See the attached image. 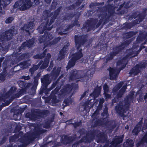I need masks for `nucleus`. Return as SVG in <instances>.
I'll return each instance as SVG.
<instances>
[{
  "instance_id": "obj_1",
  "label": "nucleus",
  "mask_w": 147,
  "mask_h": 147,
  "mask_svg": "<svg viewBox=\"0 0 147 147\" xmlns=\"http://www.w3.org/2000/svg\"><path fill=\"white\" fill-rule=\"evenodd\" d=\"M30 2V0H22L18 1L15 3L14 7H16L18 6H21V9H25L31 7L32 4Z\"/></svg>"
},
{
  "instance_id": "obj_2",
  "label": "nucleus",
  "mask_w": 147,
  "mask_h": 147,
  "mask_svg": "<svg viewBox=\"0 0 147 147\" xmlns=\"http://www.w3.org/2000/svg\"><path fill=\"white\" fill-rule=\"evenodd\" d=\"M79 52L77 53L74 54L71 56V59L69 61L68 67L69 68L73 66L75 64L76 60L80 59L82 56V55L81 52V49H79Z\"/></svg>"
},
{
  "instance_id": "obj_3",
  "label": "nucleus",
  "mask_w": 147,
  "mask_h": 147,
  "mask_svg": "<svg viewBox=\"0 0 147 147\" xmlns=\"http://www.w3.org/2000/svg\"><path fill=\"white\" fill-rule=\"evenodd\" d=\"M144 47L142 45L140 47L139 49L138 50V51H136L138 49V47H136L135 49L134 48L132 51L131 50H130L128 51L127 52L129 53V54L131 55V57H134L141 50L144 48Z\"/></svg>"
},
{
  "instance_id": "obj_4",
  "label": "nucleus",
  "mask_w": 147,
  "mask_h": 147,
  "mask_svg": "<svg viewBox=\"0 0 147 147\" xmlns=\"http://www.w3.org/2000/svg\"><path fill=\"white\" fill-rule=\"evenodd\" d=\"M109 75L111 80L115 79L117 76V74L114 70V69L112 68H110L109 69Z\"/></svg>"
},
{
  "instance_id": "obj_5",
  "label": "nucleus",
  "mask_w": 147,
  "mask_h": 147,
  "mask_svg": "<svg viewBox=\"0 0 147 147\" xmlns=\"http://www.w3.org/2000/svg\"><path fill=\"white\" fill-rule=\"evenodd\" d=\"M103 89L104 91V94L106 98H109L110 97V95L108 94V86L106 85L104 86Z\"/></svg>"
},
{
  "instance_id": "obj_6",
  "label": "nucleus",
  "mask_w": 147,
  "mask_h": 147,
  "mask_svg": "<svg viewBox=\"0 0 147 147\" xmlns=\"http://www.w3.org/2000/svg\"><path fill=\"white\" fill-rule=\"evenodd\" d=\"M126 60H123L122 61H119L117 63V66H120L121 65V66L122 67V68H121V69H122V68H123L125 66L126 64Z\"/></svg>"
},
{
  "instance_id": "obj_7",
  "label": "nucleus",
  "mask_w": 147,
  "mask_h": 147,
  "mask_svg": "<svg viewBox=\"0 0 147 147\" xmlns=\"http://www.w3.org/2000/svg\"><path fill=\"white\" fill-rule=\"evenodd\" d=\"M10 0H0V6H5L10 3Z\"/></svg>"
},
{
  "instance_id": "obj_8",
  "label": "nucleus",
  "mask_w": 147,
  "mask_h": 147,
  "mask_svg": "<svg viewBox=\"0 0 147 147\" xmlns=\"http://www.w3.org/2000/svg\"><path fill=\"white\" fill-rule=\"evenodd\" d=\"M33 44V42H32L31 40L29 41L28 42H24L22 45V46L24 47L26 46L27 47H30L31 45Z\"/></svg>"
},
{
  "instance_id": "obj_9",
  "label": "nucleus",
  "mask_w": 147,
  "mask_h": 147,
  "mask_svg": "<svg viewBox=\"0 0 147 147\" xmlns=\"http://www.w3.org/2000/svg\"><path fill=\"white\" fill-rule=\"evenodd\" d=\"M122 142V139L119 137H117L115 140V143L118 144L121 143Z\"/></svg>"
},
{
  "instance_id": "obj_10",
  "label": "nucleus",
  "mask_w": 147,
  "mask_h": 147,
  "mask_svg": "<svg viewBox=\"0 0 147 147\" xmlns=\"http://www.w3.org/2000/svg\"><path fill=\"white\" fill-rule=\"evenodd\" d=\"M139 129V128H137V127H135L132 131L133 134L135 135L137 134L139 132L138 130Z\"/></svg>"
},
{
  "instance_id": "obj_11",
  "label": "nucleus",
  "mask_w": 147,
  "mask_h": 147,
  "mask_svg": "<svg viewBox=\"0 0 147 147\" xmlns=\"http://www.w3.org/2000/svg\"><path fill=\"white\" fill-rule=\"evenodd\" d=\"M13 18H9L7 19L5 21V22L6 23H11L13 20Z\"/></svg>"
},
{
  "instance_id": "obj_12",
  "label": "nucleus",
  "mask_w": 147,
  "mask_h": 147,
  "mask_svg": "<svg viewBox=\"0 0 147 147\" xmlns=\"http://www.w3.org/2000/svg\"><path fill=\"white\" fill-rule=\"evenodd\" d=\"M38 68V66H37L36 65H34L33 66L32 68L30 69V71L32 73V72L37 69Z\"/></svg>"
},
{
  "instance_id": "obj_13",
  "label": "nucleus",
  "mask_w": 147,
  "mask_h": 147,
  "mask_svg": "<svg viewBox=\"0 0 147 147\" xmlns=\"http://www.w3.org/2000/svg\"><path fill=\"white\" fill-rule=\"evenodd\" d=\"M26 27H27V28H30V29H31V28H30V27L29 28H28L27 26H25L23 28V29L24 30L27 31V30L26 29L27 28Z\"/></svg>"
},
{
  "instance_id": "obj_14",
  "label": "nucleus",
  "mask_w": 147,
  "mask_h": 147,
  "mask_svg": "<svg viewBox=\"0 0 147 147\" xmlns=\"http://www.w3.org/2000/svg\"><path fill=\"white\" fill-rule=\"evenodd\" d=\"M34 2L36 5L39 3V0H34Z\"/></svg>"
},
{
  "instance_id": "obj_15",
  "label": "nucleus",
  "mask_w": 147,
  "mask_h": 147,
  "mask_svg": "<svg viewBox=\"0 0 147 147\" xmlns=\"http://www.w3.org/2000/svg\"><path fill=\"white\" fill-rule=\"evenodd\" d=\"M144 139H145L146 142L147 143V134L144 138Z\"/></svg>"
},
{
  "instance_id": "obj_16",
  "label": "nucleus",
  "mask_w": 147,
  "mask_h": 147,
  "mask_svg": "<svg viewBox=\"0 0 147 147\" xmlns=\"http://www.w3.org/2000/svg\"><path fill=\"white\" fill-rule=\"evenodd\" d=\"M75 41H76V46L77 47H78V46H79V45L76 39L75 38Z\"/></svg>"
},
{
  "instance_id": "obj_17",
  "label": "nucleus",
  "mask_w": 147,
  "mask_h": 147,
  "mask_svg": "<svg viewBox=\"0 0 147 147\" xmlns=\"http://www.w3.org/2000/svg\"><path fill=\"white\" fill-rule=\"evenodd\" d=\"M29 77L28 76L24 77V79H25V80H28L29 79Z\"/></svg>"
},
{
  "instance_id": "obj_18",
  "label": "nucleus",
  "mask_w": 147,
  "mask_h": 147,
  "mask_svg": "<svg viewBox=\"0 0 147 147\" xmlns=\"http://www.w3.org/2000/svg\"><path fill=\"white\" fill-rule=\"evenodd\" d=\"M104 102V100L103 99H102L100 100V104H102Z\"/></svg>"
},
{
  "instance_id": "obj_19",
  "label": "nucleus",
  "mask_w": 147,
  "mask_h": 147,
  "mask_svg": "<svg viewBox=\"0 0 147 147\" xmlns=\"http://www.w3.org/2000/svg\"><path fill=\"white\" fill-rule=\"evenodd\" d=\"M49 36H50V37H51V39L52 38V36H51V35H49ZM49 38L50 39H51V38H49V36H48V37H47L46 38V40H49Z\"/></svg>"
},
{
  "instance_id": "obj_20",
  "label": "nucleus",
  "mask_w": 147,
  "mask_h": 147,
  "mask_svg": "<svg viewBox=\"0 0 147 147\" xmlns=\"http://www.w3.org/2000/svg\"><path fill=\"white\" fill-rule=\"evenodd\" d=\"M131 146L132 147V146H133L134 143L133 142V141H131Z\"/></svg>"
},
{
  "instance_id": "obj_21",
  "label": "nucleus",
  "mask_w": 147,
  "mask_h": 147,
  "mask_svg": "<svg viewBox=\"0 0 147 147\" xmlns=\"http://www.w3.org/2000/svg\"><path fill=\"white\" fill-rule=\"evenodd\" d=\"M144 98L145 99L147 98V94H146L144 96Z\"/></svg>"
},
{
  "instance_id": "obj_22",
  "label": "nucleus",
  "mask_w": 147,
  "mask_h": 147,
  "mask_svg": "<svg viewBox=\"0 0 147 147\" xmlns=\"http://www.w3.org/2000/svg\"><path fill=\"white\" fill-rule=\"evenodd\" d=\"M121 85L122 84L121 83H120L119 85V86H120V87H119L118 88V89H119L120 88L121 86Z\"/></svg>"
},
{
  "instance_id": "obj_23",
  "label": "nucleus",
  "mask_w": 147,
  "mask_h": 147,
  "mask_svg": "<svg viewBox=\"0 0 147 147\" xmlns=\"http://www.w3.org/2000/svg\"><path fill=\"white\" fill-rule=\"evenodd\" d=\"M41 81L42 82H44L45 81V79H41Z\"/></svg>"
},
{
  "instance_id": "obj_24",
  "label": "nucleus",
  "mask_w": 147,
  "mask_h": 147,
  "mask_svg": "<svg viewBox=\"0 0 147 147\" xmlns=\"http://www.w3.org/2000/svg\"><path fill=\"white\" fill-rule=\"evenodd\" d=\"M46 1L47 3H49L51 1V0H48H48H46Z\"/></svg>"
},
{
  "instance_id": "obj_25",
  "label": "nucleus",
  "mask_w": 147,
  "mask_h": 147,
  "mask_svg": "<svg viewBox=\"0 0 147 147\" xmlns=\"http://www.w3.org/2000/svg\"><path fill=\"white\" fill-rule=\"evenodd\" d=\"M125 87H126V86H123V88H122V90H125Z\"/></svg>"
},
{
  "instance_id": "obj_26",
  "label": "nucleus",
  "mask_w": 147,
  "mask_h": 147,
  "mask_svg": "<svg viewBox=\"0 0 147 147\" xmlns=\"http://www.w3.org/2000/svg\"><path fill=\"white\" fill-rule=\"evenodd\" d=\"M36 58H40L39 57L38 55H36V56H35Z\"/></svg>"
},
{
  "instance_id": "obj_27",
  "label": "nucleus",
  "mask_w": 147,
  "mask_h": 147,
  "mask_svg": "<svg viewBox=\"0 0 147 147\" xmlns=\"http://www.w3.org/2000/svg\"><path fill=\"white\" fill-rule=\"evenodd\" d=\"M2 11V9L1 7L0 8V13Z\"/></svg>"
},
{
  "instance_id": "obj_28",
  "label": "nucleus",
  "mask_w": 147,
  "mask_h": 147,
  "mask_svg": "<svg viewBox=\"0 0 147 147\" xmlns=\"http://www.w3.org/2000/svg\"><path fill=\"white\" fill-rule=\"evenodd\" d=\"M114 70L115 71V72L117 74V73L118 72V71H117L116 70H115V69ZM118 72H119V71H118Z\"/></svg>"
},
{
  "instance_id": "obj_29",
  "label": "nucleus",
  "mask_w": 147,
  "mask_h": 147,
  "mask_svg": "<svg viewBox=\"0 0 147 147\" xmlns=\"http://www.w3.org/2000/svg\"><path fill=\"white\" fill-rule=\"evenodd\" d=\"M145 51L146 52H147V48L145 49Z\"/></svg>"
},
{
  "instance_id": "obj_30",
  "label": "nucleus",
  "mask_w": 147,
  "mask_h": 147,
  "mask_svg": "<svg viewBox=\"0 0 147 147\" xmlns=\"http://www.w3.org/2000/svg\"><path fill=\"white\" fill-rule=\"evenodd\" d=\"M95 91H94V92H93V95H94L95 94Z\"/></svg>"
},
{
  "instance_id": "obj_31",
  "label": "nucleus",
  "mask_w": 147,
  "mask_h": 147,
  "mask_svg": "<svg viewBox=\"0 0 147 147\" xmlns=\"http://www.w3.org/2000/svg\"><path fill=\"white\" fill-rule=\"evenodd\" d=\"M48 62H47V65H46V67L47 66V65H48Z\"/></svg>"
},
{
  "instance_id": "obj_32",
  "label": "nucleus",
  "mask_w": 147,
  "mask_h": 147,
  "mask_svg": "<svg viewBox=\"0 0 147 147\" xmlns=\"http://www.w3.org/2000/svg\"><path fill=\"white\" fill-rule=\"evenodd\" d=\"M100 93V91H99V92H98V94H99V93Z\"/></svg>"
},
{
  "instance_id": "obj_33",
  "label": "nucleus",
  "mask_w": 147,
  "mask_h": 147,
  "mask_svg": "<svg viewBox=\"0 0 147 147\" xmlns=\"http://www.w3.org/2000/svg\"><path fill=\"white\" fill-rule=\"evenodd\" d=\"M63 51H61V53H62Z\"/></svg>"
},
{
  "instance_id": "obj_34",
  "label": "nucleus",
  "mask_w": 147,
  "mask_h": 147,
  "mask_svg": "<svg viewBox=\"0 0 147 147\" xmlns=\"http://www.w3.org/2000/svg\"><path fill=\"white\" fill-rule=\"evenodd\" d=\"M51 30V29H49V30Z\"/></svg>"
},
{
  "instance_id": "obj_35",
  "label": "nucleus",
  "mask_w": 147,
  "mask_h": 147,
  "mask_svg": "<svg viewBox=\"0 0 147 147\" xmlns=\"http://www.w3.org/2000/svg\"><path fill=\"white\" fill-rule=\"evenodd\" d=\"M2 61H0V62H1Z\"/></svg>"
}]
</instances>
